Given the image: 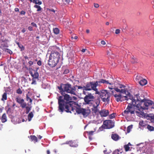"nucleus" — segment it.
<instances>
[{
	"instance_id": "obj_5",
	"label": "nucleus",
	"mask_w": 154,
	"mask_h": 154,
	"mask_svg": "<svg viewBox=\"0 0 154 154\" xmlns=\"http://www.w3.org/2000/svg\"><path fill=\"white\" fill-rule=\"evenodd\" d=\"M123 94L125 93H116V101L117 102L122 101L124 100H129V97H131L130 95V92L128 91H127V93L125 94L126 95L124 96L122 95Z\"/></svg>"
},
{
	"instance_id": "obj_18",
	"label": "nucleus",
	"mask_w": 154,
	"mask_h": 154,
	"mask_svg": "<svg viewBox=\"0 0 154 154\" xmlns=\"http://www.w3.org/2000/svg\"><path fill=\"white\" fill-rule=\"evenodd\" d=\"M146 102L149 103V105L147 106V109H148L149 107L153 108L154 109V103L151 100H146Z\"/></svg>"
},
{
	"instance_id": "obj_61",
	"label": "nucleus",
	"mask_w": 154,
	"mask_h": 154,
	"mask_svg": "<svg viewBox=\"0 0 154 154\" xmlns=\"http://www.w3.org/2000/svg\"><path fill=\"white\" fill-rule=\"evenodd\" d=\"M87 50V49H82L81 51L82 52H85V51Z\"/></svg>"
},
{
	"instance_id": "obj_12",
	"label": "nucleus",
	"mask_w": 154,
	"mask_h": 154,
	"mask_svg": "<svg viewBox=\"0 0 154 154\" xmlns=\"http://www.w3.org/2000/svg\"><path fill=\"white\" fill-rule=\"evenodd\" d=\"M100 103V100L99 98L95 100V101L93 104H91L90 106H92L93 108H91L93 112L96 113L98 111V106Z\"/></svg>"
},
{
	"instance_id": "obj_47",
	"label": "nucleus",
	"mask_w": 154,
	"mask_h": 154,
	"mask_svg": "<svg viewBox=\"0 0 154 154\" xmlns=\"http://www.w3.org/2000/svg\"><path fill=\"white\" fill-rule=\"evenodd\" d=\"M32 85L35 84V85L36 84V82L35 80V79L32 78V82L31 83Z\"/></svg>"
},
{
	"instance_id": "obj_42",
	"label": "nucleus",
	"mask_w": 154,
	"mask_h": 154,
	"mask_svg": "<svg viewBox=\"0 0 154 154\" xmlns=\"http://www.w3.org/2000/svg\"><path fill=\"white\" fill-rule=\"evenodd\" d=\"M35 3L36 4H38L39 5H40L42 4V2L39 0H36V1L35 2Z\"/></svg>"
},
{
	"instance_id": "obj_15",
	"label": "nucleus",
	"mask_w": 154,
	"mask_h": 154,
	"mask_svg": "<svg viewBox=\"0 0 154 154\" xmlns=\"http://www.w3.org/2000/svg\"><path fill=\"white\" fill-rule=\"evenodd\" d=\"M109 81V80H108ZM111 81L113 84V83L112 81ZM110 85V84H109ZM113 84L112 85H111L110 86H108V88L110 89L109 91V93L110 94H113L115 97H116V94H114V92H115L116 91V88L114 86H112L113 85Z\"/></svg>"
},
{
	"instance_id": "obj_19",
	"label": "nucleus",
	"mask_w": 154,
	"mask_h": 154,
	"mask_svg": "<svg viewBox=\"0 0 154 154\" xmlns=\"http://www.w3.org/2000/svg\"><path fill=\"white\" fill-rule=\"evenodd\" d=\"M147 81L145 79L142 78L140 81H139V83L141 85H144L146 84Z\"/></svg>"
},
{
	"instance_id": "obj_51",
	"label": "nucleus",
	"mask_w": 154,
	"mask_h": 154,
	"mask_svg": "<svg viewBox=\"0 0 154 154\" xmlns=\"http://www.w3.org/2000/svg\"><path fill=\"white\" fill-rule=\"evenodd\" d=\"M121 32V30L119 29H116V34H119Z\"/></svg>"
},
{
	"instance_id": "obj_14",
	"label": "nucleus",
	"mask_w": 154,
	"mask_h": 154,
	"mask_svg": "<svg viewBox=\"0 0 154 154\" xmlns=\"http://www.w3.org/2000/svg\"><path fill=\"white\" fill-rule=\"evenodd\" d=\"M78 142L76 140H70L69 141H67L66 142V144H69L71 147H77L78 145Z\"/></svg>"
},
{
	"instance_id": "obj_48",
	"label": "nucleus",
	"mask_w": 154,
	"mask_h": 154,
	"mask_svg": "<svg viewBox=\"0 0 154 154\" xmlns=\"http://www.w3.org/2000/svg\"><path fill=\"white\" fill-rule=\"evenodd\" d=\"M48 11H49L51 13V12H53L54 13H55V10L54 9H48Z\"/></svg>"
},
{
	"instance_id": "obj_55",
	"label": "nucleus",
	"mask_w": 154,
	"mask_h": 154,
	"mask_svg": "<svg viewBox=\"0 0 154 154\" xmlns=\"http://www.w3.org/2000/svg\"><path fill=\"white\" fill-rule=\"evenodd\" d=\"M28 63L29 64V65L30 66H31L33 64V62L32 61H30L28 62Z\"/></svg>"
},
{
	"instance_id": "obj_33",
	"label": "nucleus",
	"mask_w": 154,
	"mask_h": 154,
	"mask_svg": "<svg viewBox=\"0 0 154 154\" xmlns=\"http://www.w3.org/2000/svg\"><path fill=\"white\" fill-rule=\"evenodd\" d=\"M57 88H58L60 90V92L61 94H62V93H64V90L63 89V88H62L61 85L60 86H58Z\"/></svg>"
},
{
	"instance_id": "obj_60",
	"label": "nucleus",
	"mask_w": 154,
	"mask_h": 154,
	"mask_svg": "<svg viewBox=\"0 0 154 154\" xmlns=\"http://www.w3.org/2000/svg\"><path fill=\"white\" fill-rule=\"evenodd\" d=\"M134 58H132L131 60V61L132 63H135L136 62V61L135 60H134Z\"/></svg>"
},
{
	"instance_id": "obj_40",
	"label": "nucleus",
	"mask_w": 154,
	"mask_h": 154,
	"mask_svg": "<svg viewBox=\"0 0 154 154\" xmlns=\"http://www.w3.org/2000/svg\"><path fill=\"white\" fill-rule=\"evenodd\" d=\"M12 112V110L10 107H8L6 111V112L7 114H10Z\"/></svg>"
},
{
	"instance_id": "obj_50",
	"label": "nucleus",
	"mask_w": 154,
	"mask_h": 154,
	"mask_svg": "<svg viewBox=\"0 0 154 154\" xmlns=\"http://www.w3.org/2000/svg\"><path fill=\"white\" fill-rule=\"evenodd\" d=\"M94 7L95 8H98L99 7V5L98 4L94 3Z\"/></svg>"
},
{
	"instance_id": "obj_29",
	"label": "nucleus",
	"mask_w": 154,
	"mask_h": 154,
	"mask_svg": "<svg viewBox=\"0 0 154 154\" xmlns=\"http://www.w3.org/2000/svg\"><path fill=\"white\" fill-rule=\"evenodd\" d=\"M147 125V128L150 131H154V128L152 126L149 125Z\"/></svg>"
},
{
	"instance_id": "obj_62",
	"label": "nucleus",
	"mask_w": 154,
	"mask_h": 154,
	"mask_svg": "<svg viewBox=\"0 0 154 154\" xmlns=\"http://www.w3.org/2000/svg\"><path fill=\"white\" fill-rule=\"evenodd\" d=\"M14 11L16 12L19 11V9L18 8H15L14 9Z\"/></svg>"
},
{
	"instance_id": "obj_11",
	"label": "nucleus",
	"mask_w": 154,
	"mask_h": 154,
	"mask_svg": "<svg viewBox=\"0 0 154 154\" xmlns=\"http://www.w3.org/2000/svg\"><path fill=\"white\" fill-rule=\"evenodd\" d=\"M94 97L91 94H90L86 96H85L84 98V100L86 104L89 105V106L91 104H93L95 101L94 99Z\"/></svg>"
},
{
	"instance_id": "obj_28",
	"label": "nucleus",
	"mask_w": 154,
	"mask_h": 154,
	"mask_svg": "<svg viewBox=\"0 0 154 154\" xmlns=\"http://www.w3.org/2000/svg\"><path fill=\"white\" fill-rule=\"evenodd\" d=\"M33 114L32 112H30L28 115V118L29 121H31L32 118L33 117Z\"/></svg>"
},
{
	"instance_id": "obj_53",
	"label": "nucleus",
	"mask_w": 154,
	"mask_h": 154,
	"mask_svg": "<svg viewBox=\"0 0 154 154\" xmlns=\"http://www.w3.org/2000/svg\"><path fill=\"white\" fill-rule=\"evenodd\" d=\"M31 25L33 26H34L35 27H37V26L36 24L34 22H32L31 23Z\"/></svg>"
},
{
	"instance_id": "obj_25",
	"label": "nucleus",
	"mask_w": 154,
	"mask_h": 154,
	"mask_svg": "<svg viewBox=\"0 0 154 154\" xmlns=\"http://www.w3.org/2000/svg\"><path fill=\"white\" fill-rule=\"evenodd\" d=\"M27 103H26V106L24 107H22V108H26V113L27 114H28L29 112L30 111V110L31 109V107H29L27 106Z\"/></svg>"
},
{
	"instance_id": "obj_4",
	"label": "nucleus",
	"mask_w": 154,
	"mask_h": 154,
	"mask_svg": "<svg viewBox=\"0 0 154 154\" xmlns=\"http://www.w3.org/2000/svg\"><path fill=\"white\" fill-rule=\"evenodd\" d=\"M91 90H93L96 92V94H99V92L97 91V89L96 88L97 86H100V84L103 83L106 84L112 85L113 83L111 81L106 80L102 79H100L99 81H97L95 82H91Z\"/></svg>"
},
{
	"instance_id": "obj_56",
	"label": "nucleus",
	"mask_w": 154,
	"mask_h": 154,
	"mask_svg": "<svg viewBox=\"0 0 154 154\" xmlns=\"http://www.w3.org/2000/svg\"><path fill=\"white\" fill-rule=\"evenodd\" d=\"M120 137H119V135L116 134V141L120 139Z\"/></svg>"
},
{
	"instance_id": "obj_64",
	"label": "nucleus",
	"mask_w": 154,
	"mask_h": 154,
	"mask_svg": "<svg viewBox=\"0 0 154 154\" xmlns=\"http://www.w3.org/2000/svg\"><path fill=\"white\" fill-rule=\"evenodd\" d=\"M47 154H50V152L49 150H48L47 151Z\"/></svg>"
},
{
	"instance_id": "obj_6",
	"label": "nucleus",
	"mask_w": 154,
	"mask_h": 154,
	"mask_svg": "<svg viewBox=\"0 0 154 154\" xmlns=\"http://www.w3.org/2000/svg\"><path fill=\"white\" fill-rule=\"evenodd\" d=\"M63 89L64 92L70 93L74 95H76L77 91H75V87H71V85L69 84H66L64 85Z\"/></svg>"
},
{
	"instance_id": "obj_26",
	"label": "nucleus",
	"mask_w": 154,
	"mask_h": 154,
	"mask_svg": "<svg viewBox=\"0 0 154 154\" xmlns=\"http://www.w3.org/2000/svg\"><path fill=\"white\" fill-rule=\"evenodd\" d=\"M30 137L31 141H34L35 143L37 142V138L35 135H30Z\"/></svg>"
},
{
	"instance_id": "obj_57",
	"label": "nucleus",
	"mask_w": 154,
	"mask_h": 154,
	"mask_svg": "<svg viewBox=\"0 0 154 154\" xmlns=\"http://www.w3.org/2000/svg\"><path fill=\"white\" fill-rule=\"evenodd\" d=\"M25 13L26 12L23 11H21L20 12V14H23V15H25Z\"/></svg>"
},
{
	"instance_id": "obj_13",
	"label": "nucleus",
	"mask_w": 154,
	"mask_h": 154,
	"mask_svg": "<svg viewBox=\"0 0 154 154\" xmlns=\"http://www.w3.org/2000/svg\"><path fill=\"white\" fill-rule=\"evenodd\" d=\"M15 100L17 103L20 105L21 107H24L26 106V103L25 102L24 100L23 99L18 97L16 98Z\"/></svg>"
},
{
	"instance_id": "obj_45",
	"label": "nucleus",
	"mask_w": 154,
	"mask_h": 154,
	"mask_svg": "<svg viewBox=\"0 0 154 154\" xmlns=\"http://www.w3.org/2000/svg\"><path fill=\"white\" fill-rule=\"evenodd\" d=\"M69 72V70L68 69H65L64 72H63V73L64 74H67Z\"/></svg>"
},
{
	"instance_id": "obj_63",
	"label": "nucleus",
	"mask_w": 154,
	"mask_h": 154,
	"mask_svg": "<svg viewBox=\"0 0 154 154\" xmlns=\"http://www.w3.org/2000/svg\"><path fill=\"white\" fill-rule=\"evenodd\" d=\"M38 138L39 139H41L42 138V136H41L40 135L38 136Z\"/></svg>"
},
{
	"instance_id": "obj_16",
	"label": "nucleus",
	"mask_w": 154,
	"mask_h": 154,
	"mask_svg": "<svg viewBox=\"0 0 154 154\" xmlns=\"http://www.w3.org/2000/svg\"><path fill=\"white\" fill-rule=\"evenodd\" d=\"M99 113L102 117H106L109 114V111L108 110L103 109L99 112Z\"/></svg>"
},
{
	"instance_id": "obj_27",
	"label": "nucleus",
	"mask_w": 154,
	"mask_h": 154,
	"mask_svg": "<svg viewBox=\"0 0 154 154\" xmlns=\"http://www.w3.org/2000/svg\"><path fill=\"white\" fill-rule=\"evenodd\" d=\"M7 99V93L6 92L4 93L2 95V97L1 99V100L2 101H4L6 100Z\"/></svg>"
},
{
	"instance_id": "obj_38",
	"label": "nucleus",
	"mask_w": 154,
	"mask_h": 154,
	"mask_svg": "<svg viewBox=\"0 0 154 154\" xmlns=\"http://www.w3.org/2000/svg\"><path fill=\"white\" fill-rule=\"evenodd\" d=\"M74 87H75V91H76V89L77 88H78V89H81L83 91V89L85 88L84 86L83 87H82L80 86L75 85V86H74Z\"/></svg>"
},
{
	"instance_id": "obj_20",
	"label": "nucleus",
	"mask_w": 154,
	"mask_h": 154,
	"mask_svg": "<svg viewBox=\"0 0 154 154\" xmlns=\"http://www.w3.org/2000/svg\"><path fill=\"white\" fill-rule=\"evenodd\" d=\"M7 121V117L5 113H4L1 118V121L2 123H5Z\"/></svg>"
},
{
	"instance_id": "obj_52",
	"label": "nucleus",
	"mask_w": 154,
	"mask_h": 154,
	"mask_svg": "<svg viewBox=\"0 0 154 154\" xmlns=\"http://www.w3.org/2000/svg\"><path fill=\"white\" fill-rule=\"evenodd\" d=\"M37 64L39 66L42 65V62L41 60H38L37 62Z\"/></svg>"
},
{
	"instance_id": "obj_30",
	"label": "nucleus",
	"mask_w": 154,
	"mask_h": 154,
	"mask_svg": "<svg viewBox=\"0 0 154 154\" xmlns=\"http://www.w3.org/2000/svg\"><path fill=\"white\" fill-rule=\"evenodd\" d=\"M3 51H4L5 52L11 54H12L13 53L12 51L11 50L7 48L3 49Z\"/></svg>"
},
{
	"instance_id": "obj_46",
	"label": "nucleus",
	"mask_w": 154,
	"mask_h": 154,
	"mask_svg": "<svg viewBox=\"0 0 154 154\" xmlns=\"http://www.w3.org/2000/svg\"><path fill=\"white\" fill-rule=\"evenodd\" d=\"M111 138L114 140L116 141V134H112L111 135Z\"/></svg>"
},
{
	"instance_id": "obj_10",
	"label": "nucleus",
	"mask_w": 154,
	"mask_h": 154,
	"mask_svg": "<svg viewBox=\"0 0 154 154\" xmlns=\"http://www.w3.org/2000/svg\"><path fill=\"white\" fill-rule=\"evenodd\" d=\"M74 110H75L78 114H82L84 116H87L90 113L91 110L89 109H86L83 108H75L74 107Z\"/></svg>"
},
{
	"instance_id": "obj_34",
	"label": "nucleus",
	"mask_w": 154,
	"mask_h": 154,
	"mask_svg": "<svg viewBox=\"0 0 154 154\" xmlns=\"http://www.w3.org/2000/svg\"><path fill=\"white\" fill-rule=\"evenodd\" d=\"M132 125H129L127 128V133H129L131 131V130L132 128Z\"/></svg>"
},
{
	"instance_id": "obj_32",
	"label": "nucleus",
	"mask_w": 154,
	"mask_h": 154,
	"mask_svg": "<svg viewBox=\"0 0 154 154\" xmlns=\"http://www.w3.org/2000/svg\"><path fill=\"white\" fill-rule=\"evenodd\" d=\"M124 148L125 149V151L126 152L129 151L130 149V147L127 144L124 145Z\"/></svg>"
},
{
	"instance_id": "obj_24",
	"label": "nucleus",
	"mask_w": 154,
	"mask_h": 154,
	"mask_svg": "<svg viewBox=\"0 0 154 154\" xmlns=\"http://www.w3.org/2000/svg\"><path fill=\"white\" fill-rule=\"evenodd\" d=\"M94 132V131H93L87 132V133H88V136L89 139L90 140H92V136L93 135Z\"/></svg>"
},
{
	"instance_id": "obj_37",
	"label": "nucleus",
	"mask_w": 154,
	"mask_h": 154,
	"mask_svg": "<svg viewBox=\"0 0 154 154\" xmlns=\"http://www.w3.org/2000/svg\"><path fill=\"white\" fill-rule=\"evenodd\" d=\"M53 31L54 33L56 34H59V30L57 28H55L53 29Z\"/></svg>"
},
{
	"instance_id": "obj_59",
	"label": "nucleus",
	"mask_w": 154,
	"mask_h": 154,
	"mask_svg": "<svg viewBox=\"0 0 154 154\" xmlns=\"http://www.w3.org/2000/svg\"><path fill=\"white\" fill-rule=\"evenodd\" d=\"M101 44L103 45H105L106 44L105 42L104 41H102L101 42Z\"/></svg>"
},
{
	"instance_id": "obj_7",
	"label": "nucleus",
	"mask_w": 154,
	"mask_h": 154,
	"mask_svg": "<svg viewBox=\"0 0 154 154\" xmlns=\"http://www.w3.org/2000/svg\"><path fill=\"white\" fill-rule=\"evenodd\" d=\"M115 126V122L111 120H105L103 121V123L100 128L110 129L113 127Z\"/></svg>"
},
{
	"instance_id": "obj_23",
	"label": "nucleus",
	"mask_w": 154,
	"mask_h": 154,
	"mask_svg": "<svg viewBox=\"0 0 154 154\" xmlns=\"http://www.w3.org/2000/svg\"><path fill=\"white\" fill-rule=\"evenodd\" d=\"M15 43L17 45L19 48L20 49V51H23L24 50L25 47L23 45L20 44L19 42H16Z\"/></svg>"
},
{
	"instance_id": "obj_35",
	"label": "nucleus",
	"mask_w": 154,
	"mask_h": 154,
	"mask_svg": "<svg viewBox=\"0 0 154 154\" xmlns=\"http://www.w3.org/2000/svg\"><path fill=\"white\" fill-rule=\"evenodd\" d=\"M88 90H87L85 88L84 89H83V94H84L85 95V96H86L87 95L89 94H91V93L88 92Z\"/></svg>"
},
{
	"instance_id": "obj_54",
	"label": "nucleus",
	"mask_w": 154,
	"mask_h": 154,
	"mask_svg": "<svg viewBox=\"0 0 154 154\" xmlns=\"http://www.w3.org/2000/svg\"><path fill=\"white\" fill-rule=\"evenodd\" d=\"M28 29L30 31H32V30H33V28H32V27L31 26H29L28 27Z\"/></svg>"
},
{
	"instance_id": "obj_21",
	"label": "nucleus",
	"mask_w": 154,
	"mask_h": 154,
	"mask_svg": "<svg viewBox=\"0 0 154 154\" xmlns=\"http://www.w3.org/2000/svg\"><path fill=\"white\" fill-rule=\"evenodd\" d=\"M91 82H88L86 85V86H85V88L88 91L91 90Z\"/></svg>"
},
{
	"instance_id": "obj_41",
	"label": "nucleus",
	"mask_w": 154,
	"mask_h": 154,
	"mask_svg": "<svg viewBox=\"0 0 154 154\" xmlns=\"http://www.w3.org/2000/svg\"><path fill=\"white\" fill-rule=\"evenodd\" d=\"M116 116V114L115 113H113L111 115H109V117L110 119H112L114 118Z\"/></svg>"
},
{
	"instance_id": "obj_44",
	"label": "nucleus",
	"mask_w": 154,
	"mask_h": 154,
	"mask_svg": "<svg viewBox=\"0 0 154 154\" xmlns=\"http://www.w3.org/2000/svg\"><path fill=\"white\" fill-rule=\"evenodd\" d=\"M16 92L18 94H21L22 93V91L20 88H19L17 90Z\"/></svg>"
},
{
	"instance_id": "obj_31",
	"label": "nucleus",
	"mask_w": 154,
	"mask_h": 154,
	"mask_svg": "<svg viewBox=\"0 0 154 154\" xmlns=\"http://www.w3.org/2000/svg\"><path fill=\"white\" fill-rule=\"evenodd\" d=\"M139 125L142 127H145L146 125L143 121H141L139 122Z\"/></svg>"
},
{
	"instance_id": "obj_3",
	"label": "nucleus",
	"mask_w": 154,
	"mask_h": 154,
	"mask_svg": "<svg viewBox=\"0 0 154 154\" xmlns=\"http://www.w3.org/2000/svg\"><path fill=\"white\" fill-rule=\"evenodd\" d=\"M51 49L52 51L49 56L48 64L50 67H54L56 66L60 58L59 49L54 46L52 47Z\"/></svg>"
},
{
	"instance_id": "obj_58",
	"label": "nucleus",
	"mask_w": 154,
	"mask_h": 154,
	"mask_svg": "<svg viewBox=\"0 0 154 154\" xmlns=\"http://www.w3.org/2000/svg\"><path fill=\"white\" fill-rule=\"evenodd\" d=\"M67 4H69L70 2V0H63Z\"/></svg>"
},
{
	"instance_id": "obj_9",
	"label": "nucleus",
	"mask_w": 154,
	"mask_h": 154,
	"mask_svg": "<svg viewBox=\"0 0 154 154\" xmlns=\"http://www.w3.org/2000/svg\"><path fill=\"white\" fill-rule=\"evenodd\" d=\"M125 86L121 84L119 81H116V92L117 93H125L126 94L127 91L125 88Z\"/></svg>"
},
{
	"instance_id": "obj_36",
	"label": "nucleus",
	"mask_w": 154,
	"mask_h": 154,
	"mask_svg": "<svg viewBox=\"0 0 154 154\" xmlns=\"http://www.w3.org/2000/svg\"><path fill=\"white\" fill-rule=\"evenodd\" d=\"M34 7L37 9V11H41L42 10V8L39 5H35L34 6Z\"/></svg>"
},
{
	"instance_id": "obj_1",
	"label": "nucleus",
	"mask_w": 154,
	"mask_h": 154,
	"mask_svg": "<svg viewBox=\"0 0 154 154\" xmlns=\"http://www.w3.org/2000/svg\"><path fill=\"white\" fill-rule=\"evenodd\" d=\"M130 95L131 97H129V100H130L131 103H129L127 109L124 111L125 115L128 116L129 114L131 115L134 114V107H137V109L141 112L143 111V109H147V106L149 105V103L146 102V99H137V97H136V99H135V97H133L130 93Z\"/></svg>"
},
{
	"instance_id": "obj_8",
	"label": "nucleus",
	"mask_w": 154,
	"mask_h": 154,
	"mask_svg": "<svg viewBox=\"0 0 154 154\" xmlns=\"http://www.w3.org/2000/svg\"><path fill=\"white\" fill-rule=\"evenodd\" d=\"M98 94H100L103 102H108L109 101V93L106 90H102Z\"/></svg>"
},
{
	"instance_id": "obj_43",
	"label": "nucleus",
	"mask_w": 154,
	"mask_h": 154,
	"mask_svg": "<svg viewBox=\"0 0 154 154\" xmlns=\"http://www.w3.org/2000/svg\"><path fill=\"white\" fill-rule=\"evenodd\" d=\"M26 100L27 101L29 100V102L30 103H32V100L30 98L28 94L26 95Z\"/></svg>"
},
{
	"instance_id": "obj_2",
	"label": "nucleus",
	"mask_w": 154,
	"mask_h": 154,
	"mask_svg": "<svg viewBox=\"0 0 154 154\" xmlns=\"http://www.w3.org/2000/svg\"><path fill=\"white\" fill-rule=\"evenodd\" d=\"M62 96H60L58 99V110L63 112L65 111L67 112L71 113L74 111L73 104L75 102L72 101V97L65 92L62 93Z\"/></svg>"
},
{
	"instance_id": "obj_39",
	"label": "nucleus",
	"mask_w": 154,
	"mask_h": 154,
	"mask_svg": "<svg viewBox=\"0 0 154 154\" xmlns=\"http://www.w3.org/2000/svg\"><path fill=\"white\" fill-rule=\"evenodd\" d=\"M142 78V77H141V76H140V75H137L136 78L135 80L137 81H140L141 79Z\"/></svg>"
},
{
	"instance_id": "obj_17",
	"label": "nucleus",
	"mask_w": 154,
	"mask_h": 154,
	"mask_svg": "<svg viewBox=\"0 0 154 154\" xmlns=\"http://www.w3.org/2000/svg\"><path fill=\"white\" fill-rule=\"evenodd\" d=\"M34 71V74L33 73V72L31 71L29 72V73L31 76L34 79H38L39 76V74L38 72H37V71L33 70Z\"/></svg>"
},
{
	"instance_id": "obj_49",
	"label": "nucleus",
	"mask_w": 154,
	"mask_h": 154,
	"mask_svg": "<svg viewBox=\"0 0 154 154\" xmlns=\"http://www.w3.org/2000/svg\"><path fill=\"white\" fill-rule=\"evenodd\" d=\"M150 121L154 123V115L151 116Z\"/></svg>"
},
{
	"instance_id": "obj_22",
	"label": "nucleus",
	"mask_w": 154,
	"mask_h": 154,
	"mask_svg": "<svg viewBox=\"0 0 154 154\" xmlns=\"http://www.w3.org/2000/svg\"><path fill=\"white\" fill-rule=\"evenodd\" d=\"M8 45L7 43L5 42H2L1 46V48L3 50V49L6 48H5L8 47Z\"/></svg>"
}]
</instances>
